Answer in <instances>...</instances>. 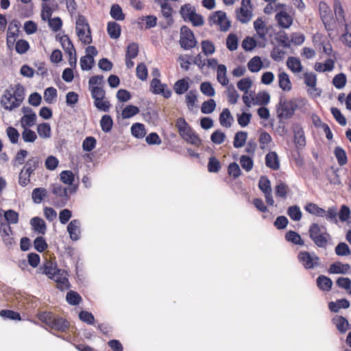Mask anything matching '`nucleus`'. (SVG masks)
Masks as SVG:
<instances>
[{"label":"nucleus","instance_id":"4468645a","mask_svg":"<svg viewBox=\"0 0 351 351\" xmlns=\"http://www.w3.org/2000/svg\"><path fill=\"white\" fill-rule=\"evenodd\" d=\"M304 84L308 87V93L313 97L320 96L321 91L316 87L317 77L312 72H306L304 74Z\"/></svg>","mask_w":351,"mask_h":351},{"label":"nucleus","instance_id":"6ab92c4d","mask_svg":"<svg viewBox=\"0 0 351 351\" xmlns=\"http://www.w3.org/2000/svg\"><path fill=\"white\" fill-rule=\"evenodd\" d=\"M333 8L337 22L339 25L343 26L345 29H347L348 25L346 23L345 12L339 0L335 1Z\"/></svg>","mask_w":351,"mask_h":351},{"label":"nucleus","instance_id":"f257e3e1","mask_svg":"<svg viewBox=\"0 0 351 351\" xmlns=\"http://www.w3.org/2000/svg\"><path fill=\"white\" fill-rule=\"evenodd\" d=\"M25 88L20 84L10 86L1 96V104L9 111L19 107L25 99Z\"/></svg>","mask_w":351,"mask_h":351},{"label":"nucleus","instance_id":"1a4fd4ad","mask_svg":"<svg viewBox=\"0 0 351 351\" xmlns=\"http://www.w3.org/2000/svg\"><path fill=\"white\" fill-rule=\"evenodd\" d=\"M298 258L306 269H314L320 265L319 258L313 252H300L298 254Z\"/></svg>","mask_w":351,"mask_h":351},{"label":"nucleus","instance_id":"c756f323","mask_svg":"<svg viewBox=\"0 0 351 351\" xmlns=\"http://www.w3.org/2000/svg\"><path fill=\"white\" fill-rule=\"evenodd\" d=\"M217 80L222 86H228L229 80L227 77V68L224 64H219L217 66Z\"/></svg>","mask_w":351,"mask_h":351},{"label":"nucleus","instance_id":"680f3d73","mask_svg":"<svg viewBox=\"0 0 351 351\" xmlns=\"http://www.w3.org/2000/svg\"><path fill=\"white\" fill-rule=\"evenodd\" d=\"M200 91L206 96L213 97L215 95V90L209 82H202L199 87Z\"/></svg>","mask_w":351,"mask_h":351},{"label":"nucleus","instance_id":"774afa93","mask_svg":"<svg viewBox=\"0 0 351 351\" xmlns=\"http://www.w3.org/2000/svg\"><path fill=\"white\" fill-rule=\"evenodd\" d=\"M252 86V81L248 77L243 78L237 82V88L245 93H248Z\"/></svg>","mask_w":351,"mask_h":351},{"label":"nucleus","instance_id":"5fc2aeb1","mask_svg":"<svg viewBox=\"0 0 351 351\" xmlns=\"http://www.w3.org/2000/svg\"><path fill=\"white\" fill-rule=\"evenodd\" d=\"M287 215L292 220L295 221H298L302 218V212L300 208L298 206L296 205L291 206L288 208Z\"/></svg>","mask_w":351,"mask_h":351},{"label":"nucleus","instance_id":"052dcab7","mask_svg":"<svg viewBox=\"0 0 351 351\" xmlns=\"http://www.w3.org/2000/svg\"><path fill=\"white\" fill-rule=\"evenodd\" d=\"M112 124L113 122L110 116L106 114L101 117L100 125L104 132H109L112 129Z\"/></svg>","mask_w":351,"mask_h":351},{"label":"nucleus","instance_id":"9b49d317","mask_svg":"<svg viewBox=\"0 0 351 351\" xmlns=\"http://www.w3.org/2000/svg\"><path fill=\"white\" fill-rule=\"evenodd\" d=\"M237 19L242 23H248L252 17L251 0H242L241 6L236 11Z\"/></svg>","mask_w":351,"mask_h":351},{"label":"nucleus","instance_id":"f3484780","mask_svg":"<svg viewBox=\"0 0 351 351\" xmlns=\"http://www.w3.org/2000/svg\"><path fill=\"white\" fill-rule=\"evenodd\" d=\"M150 88L154 94L162 95L165 98H169L171 95V91L167 88V86L162 84L158 78L152 80Z\"/></svg>","mask_w":351,"mask_h":351},{"label":"nucleus","instance_id":"de8ad7c7","mask_svg":"<svg viewBox=\"0 0 351 351\" xmlns=\"http://www.w3.org/2000/svg\"><path fill=\"white\" fill-rule=\"evenodd\" d=\"M110 14L111 17L117 21H123L125 19L122 8L118 4H113L111 6Z\"/></svg>","mask_w":351,"mask_h":351},{"label":"nucleus","instance_id":"864d4df0","mask_svg":"<svg viewBox=\"0 0 351 351\" xmlns=\"http://www.w3.org/2000/svg\"><path fill=\"white\" fill-rule=\"evenodd\" d=\"M6 223H14L16 224L19 221V214L13 210H8L4 212V220Z\"/></svg>","mask_w":351,"mask_h":351},{"label":"nucleus","instance_id":"473e14b6","mask_svg":"<svg viewBox=\"0 0 351 351\" xmlns=\"http://www.w3.org/2000/svg\"><path fill=\"white\" fill-rule=\"evenodd\" d=\"M254 29L260 38L265 39V36L267 33V29L265 24V22L261 18H258L254 22Z\"/></svg>","mask_w":351,"mask_h":351},{"label":"nucleus","instance_id":"39448f33","mask_svg":"<svg viewBox=\"0 0 351 351\" xmlns=\"http://www.w3.org/2000/svg\"><path fill=\"white\" fill-rule=\"evenodd\" d=\"M40 320L52 329L60 331L66 330L69 323L63 318L56 317L53 313L44 312L39 315Z\"/></svg>","mask_w":351,"mask_h":351},{"label":"nucleus","instance_id":"c9c22d12","mask_svg":"<svg viewBox=\"0 0 351 351\" xmlns=\"http://www.w3.org/2000/svg\"><path fill=\"white\" fill-rule=\"evenodd\" d=\"M317 285L322 291H328L331 289L332 282L331 279L325 276H319L317 278Z\"/></svg>","mask_w":351,"mask_h":351},{"label":"nucleus","instance_id":"a878e982","mask_svg":"<svg viewBox=\"0 0 351 351\" xmlns=\"http://www.w3.org/2000/svg\"><path fill=\"white\" fill-rule=\"evenodd\" d=\"M266 166L273 170H278L280 168V161L278 155L274 152H269L265 156Z\"/></svg>","mask_w":351,"mask_h":351},{"label":"nucleus","instance_id":"423d86ee","mask_svg":"<svg viewBox=\"0 0 351 351\" xmlns=\"http://www.w3.org/2000/svg\"><path fill=\"white\" fill-rule=\"evenodd\" d=\"M76 33L79 40L84 45L92 42L89 25L84 16L79 15L75 23Z\"/></svg>","mask_w":351,"mask_h":351},{"label":"nucleus","instance_id":"e433bc0d","mask_svg":"<svg viewBox=\"0 0 351 351\" xmlns=\"http://www.w3.org/2000/svg\"><path fill=\"white\" fill-rule=\"evenodd\" d=\"M305 210L313 215L324 217L325 215V210L319 207L316 204L308 203L304 206Z\"/></svg>","mask_w":351,"mask_h":351},{"label":"nucleus","instance_id":"0e129e2a","mask_svg":"<svg viewBox=\"0 0 351 351\" xmlns=\"http://www.w3.org/2000/svg\"><path fill=\"white\" fill-rule=\"evenodd\" d=\"M66 300L71 305H77L80 303L82 298L77 292L69 291L66 293Z\"/></svg>","mask_w":351,"mask_h":351},{"label":"nucleus","instance_id":"09e8293b","mask_svg":"<svg viewBox=\"0 0 351 351\" xmlns=\"http://www.w3.org/2000/svg\"><path fill=\"white\" fill-rule=\"evenodd\" d=\"M95 63L94 58L92 56L86 55L80 58V64L82 70L88 71L90 70Z\"/></svg>","mask_w":351,"mask_h":351},{"label":"nucleus","instance_id":"338daca9","mask_svg":"<svg viewBox=\"0 0 351 351\" xmlns=\"http://www.w3.org/2000/svg\"><path fill=\"white\" fill-rule=\"evenodd\" d=\"M346 76L344 73L336 75L332 80V84L338 89L343 88L346 84Z\"/></svg>","mask_w":351,"mask_h":351},{"label":"nucleus","instance_id":"69168bd1","mask_svg":"<svg viewBox=\"0 0 351 351\" xmlns=\"http://www.w3.org/2000/svg\"><path fill=\"white\" fill-rule=\"evenodd\" d=\"M23 129L21 134L23 141L25 143H34L37 138L36 132L27 128Z\"/></svg>","mask_w":351,"mask_h":351},{"label":"nucleus","instance_id":"72a5a7b5","mask_svg":"<svg viewBox=\"0 0 351 351\" xmlns=\"http://www.w3.org/2000/svg\"><path fill=\"white\" fill-rule=\"evenodd\" d=\"M41 163V159L38 156H34L27 160L23 169L28 172L33 173L37 169Z\"/></svg>","mask_w":351,"mask_h":351},{"label":"nucleus","instance_id":"3c124183","mask_svg":"<svg viewBox=\"0 0 351 351\" xmlns=\"http://www.w3.org/2000/svg\"><path fill=\"white\" fill-rule=\"evenodd\" d=\"M285 239L287 241L291 242L295 245H303L304 241L302 239L300 235L294 231H289L285 234Z\"/></svg>","mask_w":351,"mask_h":351},{"label":"nucleus","instance_id":"2f4dec72","mask_svg":"<svg viewBox=\"0 0 351 351\" xmlns=\"http://www.w3.org/2000/svg\"><path fill=\"white\" fill-rule=\"evenodd\" d=\"M287 66L294 73H300L303 68L300 59L295 57L288 58Z\"/></svg>","mask_w":351,"mask_h":351},{"label":"nucleus","instance_id":"bb28decb","mask_svg":"<svg viewBox=\"0 0 351 351\" xmlns=\"http://www.w3.org/2000/svg\"><path fill=\"white\" fill-rule=\"evenodd\" d=\"M278 84L284 91L289 92L292 88L291 82L288 74L284 71L280 72L278 75Z\"/></svg>","mask_w":351,"mask_h":351},{"label":"nucleus","instance_id":"bf43d9fd","mask_svg":"<svg viewBox=\"0 0 351 351\" xmlns=\"http://www.w3.org/2000/svg\"><path fill=\"white\" fill-rule=\"evenodd\" d=\"M216 108V102L214 99H210L203 102L201 107V111L203 114H210Z\"/></svg>","mask_w":351,"mask_h":351},{"label":"nucleus","instance_id":"c03bdc74","mask_svg":"<svg viewBox=\"0 0 351 351\" xmlns=\"http://www.w3.org/2000/svg\"><path fill=\"white\" fill-rule=\"evenodd\" d=\"M131 132L134 136L138 138H143L146 134L144 125L139 123H136L132 125Z\"/></svg>","mask_w":351,"mask_h":351},{"label":"nucleus","instance_id":"e2e57ef3","mask_svg":"<svg viewBox=\"0 0 351 351\" xmlns=\"http://www.w3.org/2000/svg\"><path fill=\"white\" fill-rule=\"evenodd\" d=\"M138 112L139 109L138 107L128 105L123 110L121 115L123 119H129L137 114Z\"/></svg>","mask_w":351,"mask_h":351},{"label":"nucleus","instance_id":"cd10ccee","mask_svg":"<svg viewBox=\"0 0 351 351\" xmlns=\"http://www.w3.org/2000/svg\"><path fill=\"white\" fill-rule=\"evenodd\" d=\"M30 224L34 231L42 234L45 233L47 227L45 221L42 218L38 217L32 218L30 220Z\"/></svg>","mask_w":351,"mask_h":351},{"label":"nucleus","instance_id":"2eb2a0df","mask_svg":"<svg viewBox=\"0 0 351 351\" xmlns=\"http://www.w3.org/2000/svg\"><path fill=\"white\" fill-rule=\"evenodd\" d=\"M52 193L57 197H60L62 202V204L64 206L69 199L68 192L73 193L75 191V186H71L65 188L60 184H54L51 186Z\"/></svg>","mask_w":351,"mask_h":351},{"label":"nucleus","instance_id":"4c0bfd02","mask_svg":"<svg viewBox=\"0 0 351 351\" xmlns=\"http://www.w3.org/2000/svg\"><path fill=\"white\" fill-rule=\"evenodd\" d=\"M60 43L66 53L68 55L75 54V49L68 36H62L60 38Z\"/></svg>","mask_w":351,"mask_h":351},{"label":"nucleus","instance_id":"6e6552de","mask_svg":"<svg viewBox=\"0 0 351 351\" xmlns=\"http://www.w3.org/2000/svg\"><path fill=\"white\" fill-rule=\"evenodd\" d=\"M319 10L320 17L326 29L328 32L332 31L334 29L335 22L332 20V14L330 7L326 3L322 1L319 4Z\"/></svg>","mask_w":351,"mask_h":351},{"label":"nucleus","instance_id":"393cba45","mask_svg":"<svg viewBox=\"0 0 351 351\" xmlns=\"http://www.w3.org/2000/svg\"><path fill=\"white\" fill-rule=\"evenodd\" d=\"M254 106H265L269 104L270 95L266 91L259 92L252 97Z\"/></svg>","mask_w":351,"mask_h":351},{"label":"nucleus","instance_id":"6e6d98bb","mask_svg":"<svg viewBox=\"0 0 351 351\" xmlns=\"http://www.w3.org/2000/svg\"><path fill=\"white\" fill-rule=\"evenodd\" d=\"M195 12V9L189 3L183 5L180 10V13L184 21H188Z\"/></svg>","mask_w":351,"mask_h":351},{"label":"nucleus","instance_id":"7c9ffc66","mask_svg":"<svg viewBox=\"0 0 351 351\" xmlns=\"http://www.w3.org/2000/svg\"><path fill=\"white\" fill-rule=\"evenodd\" d=\"M232 121L233 117L232 116L229 109L224 108L219 115V123L221 125L227 128H230Z\"/></svg>","mask_w":351,"mask_h":351},{"label":"nucleus","instance_id":"a18cd8bd","mask_svg":"<svg viewBox=\"0 0 351 351\" xmlns=\"http://www.w3.org/2000/svg\"><path fill=\"white\" fill-rule=\"evenodd\" d=\"M226 94L229 103L232 104H235L237 103L239 98V95L238 94L233 84L227 86Z\"/></svg>","mask_w":351,"mask_h":351},{"label":"nucleus","instance_id":"a19ab883","mask_svg":"<svg viewBox=\"0 0 351 351\" xmlns=\"http://www.w3.org/2000/svg\"><path fill=\"white\" fill-rule=\"evenodd\" d=\"M189 88L188 80L186 79H182L178 80L173 86V90L175 93L178 95H182Z\"/></svg>","mask_w":351,"mask_h":351},{"label":"nucleus","instance_id":"a211bd4d","mask_svg":"<svg viewBox=\"0 0 351 351\" xmlns=\"http://www.w3.org/2000/svg\"><path fill=\"white\" fill-rule=\"evenodd\" d=\"M275 20L277 21L278 25L282 29L289 28L293 22V16L283 10L276 13Z\"/></svg>","mask_w":351,"mask_h":351},{"label":"nucleus","instance_id":"37998d69","mask_svg":"<svg viewBox=\"0 0 351 351\" xmlns=\"http://www.w3.org/2000/svg\"><path fill=\"white\" fill-rule=\"evenodd\" d=\"M248 69L252 73L259 71L263 67V62L258 56H254L247 63Z\"/></svg>","mask_w":351,"mask_h":351},{"label":"nucleus","instance_id":"13d9d810","mask_svg":"<svg viewBox=\"0 0 351 351\" xmlns=\"http://www.w3.org/2000/svg\"><path fill=\"white\" fill-rule=\"evenodd\" d=\"M289 192V186L284 182L280 181L275 187L276 196L285 198Z\"/></svg>","mask_w":351,"mask_h":351},{"label":"nucleus","instance_id":"412c9836","mask_svg":"<svg viewBox=\"0 0 351 351\" xmlns=\"http://www.w3.org/2000/svg\"><path fill=\"white\" fill-rule=\"evenodd\" d=\"M80 221L78 219H73L67 226V231L70 239L73 241H77L80 238Z\"/></svg>","mask_w":351,"mask_h":351},{"label":"nucleus","instance_id":"49530a36","mask_svg":"<svg viewBox=\"0 0 351 351\" xmlns=\"http://www.w3.org/2000/svg\"><path fill=\"white\" fill-rule=\"evenodd\" d=\"M36 121V114H24L21 119V125L23 128L33 126Z\"/></svg>","mask_w":351,"mask_h":351},{"label":"nucleus","instance_id":"20e7f679","mask_svg":"<svg viewBox=\"0 0 351 351\" xmlns=\"http://www.w3.org/2000/svg\"><path fill=\"white\" fill-rule=\"evenodd\" d=\"M309 237L319 247H326L330 234L326 232L325 226L313 223L309 228Z\"/></svg>","mask_w":351,"mask_h":351},{"label":"nucleus","instance_id":"b1692460","mask_svg":"<svg viewBox=\"0 0 351 351\" xmlns=\"http://www.w3.org/2000/svg\"><path fill=\"white\" fill-rule=\"evenodd\" d=\"M157 3L160 5L161 14L166 19L167 24L169 25H171L173 22L172 17L173 9L171 5L169 3L160 2Z\"/></svg>","mask_w":351,"mask_h":351},{"label":"nucleus","instance_id":"ea45409f","mask_svg":"<svg viewBox=\"0 0 351 351\" xmlns=\"http://www.w3.org/2000/svg\"><path fill=\"white\" fill-rule=\"evenodd\" d=\"M47 191L44 188H36L33 190L32 197L34 203L40 204L47 196Z\"/></svg>","mask_w":351,"mask_h":351},{"label":"nucleus","instance_id":"0eeeda50","mask_svg":"<svg viewBox=\"0 0 351 351\" xmlns=\"http://www.w3.org/2000/svg\"><path fill=\"white\" fill-rule=\"evenodd\" d=\"M180 45L184 49H190L196 46L197 41L193 32L186 26L180 29Z\"/></svg>","mask_w":351,"mask_h":351},{"label":"nucleus","instance_id":"f704fd0d","mask_svg":"<svg viewBox=\"0 0 351 351\" xmlns=\"http://www.w3.org/2000/svg\"><path fill=\"white\" fill-rule=\"evenodd\" d=\"M107 32L111 38L117 39L121 35V26L114 21H110L107 25Z\"/></svg>","mask_w":351,"mask_h":351},{"label":"nucleus","instance_id":"79ce46f5","mask_svg":"<svg viewBox=\"0 0 351 351\" xmlns=\"http://www.w3.org/2000/svg\"><path fill=\"white\" fill-rule=\"evenodd\" d=\"M247 134L245 132L241 131L238 132L235 134L234 141H233V145L235 148H240L242 147L247 140Z\"/></svg>","mask_w":351,"mask_h":351},{"label":"nucleus","instance_id":"58836bf2","mask_svg":"<svg viewBox=\"0 0 351 351\" xmlns=\"http://www.w3.org/2000/svg\"><path fill=\"white\" fill-rule=\"evenodd\" d=\"M332 322L340 332H345L348 329V322L343 317L336 316Z\"/></svg>","mask_w":351,"mask_h":351},{"label":"nucleus","instance_id":"c85d7f7f","mask_svg":"<svg viewBox=\"0 0 351 351\" xmlns=\"http://www.w3.org/2000/svg\"><path fill=\"white\" fill-rule=\"evenodd\" d=\"M42 273L47 275L49 278H51L59 270L57 268L56 264L49 261H46L40 267Z\"/></svg>","mask_w":351,"mask_h":351},{"label":"nucleus","instance_id":"8fccbe9b","mask_svg":"<svg viewBox=\"0 0 351 351\" xmlns=\"http://www.w3.org/2000/svg\"><path fill=\"white\" fill-rule=\"evenodd\" d=\"M335 156L340 166L346 165L348 162L347 155L345 150L341 147H336L334 151Z\"/></svg>","mask_w":351,"mask_h":351},{"label":"nucleus","instance_id":"9d476101","mask_svg":"<svg viewBox=\"0 0 351 351\" xmlns=\"http://www.w3.org/2000/svg\"><path fill=\"white\" fill-rule=\"evenodd\" d=\"M209 23L210 25H217L220 30L226 32L230 27V21L227 18L226 14L223 11H216L209 17Z\"/></svg>","mask_w":351,"mask_h":351},{"label":"nucleus","instance_id":"603ef678","mask_svg":"<svg viewBox=\"0 0 351 351\" xmlns=\"http://www.w3.org/2000/svg\"><path fill=\"white\" fill-rule=\"evenodd\" d=\"M57 97V90L53 87H49L45 90L44 99L47 104H53Z\"/></svg>","mask_w":351,"mask_h":351},{"label":"nucleus","instance_id":"4d7b16f0","mask_svg":"<svg viewBox=\"0 0 351 351\" xmlns=\"http://www.w3.org/2000/svg\"><path fill=\"white\" fill-rule=\"evenodd\" d=\"M37 132L41 138H47L51 136V128L49 123H43L37 126Z\"/></svg>","mask_w":351,"mask_h":351},{"label":"nucleus","instance_id":"4be33fe9","mask_svg":"<svg viewBox=\"0 0 351 351\" xmlns=\"http://www.w3.org/2000/svg\"><path fill=\"white\" fill-rule=\"evenodd\" d=\"M294 134V142L298 147H304L306 144V139L303 128L299 124H295L293 128Z\"/></svg>","mask_w":351,"mask_h":351},{"label":"nucleus","instance_id":"ddd939ff","mask_svg":"<svg viewBox=\"0 0 351 351\" xmlns=\"http://www.w3.org/2000/svg\"><path fill=\"white\" fill-rule=\"evenodd\" d=\"M0 234L4 244L8 247H12L15 244L13 232L10 226L0 219Z\"/></svg>","mask_w":351,"mask_h":351},{"label":"nucleus","instance_id":"f03ea898","mask_svg":"<svg viewBox=\"0 0 351 351\" xmlns=\"http://www.w3.org/2000/svg\"><path fill=\"white\" fill-rule=\"evenodd\" d=\"M305 104L306 100L302 98L287 99L282 97L276 107L278 117L280 119H289L293 117L296 110L302 108Z\"/></svg>","mask_w":351,"mask_h":351},{"label":"nucleus","instance_id":"dca6fc26","mask_svg":"<svg viewBox=\"0 0 351 351\" xmlns=\"http://www.w3.org/2000/svg\"><path fill=\"white\" fill-rule=\"evenodd\" d=\"M20 22L18 20L12 21L8 26L7 32V45L9 48L12 47L19 35Z\"/></svg>","mask_w":351,"mask_h":351},{"label":"nucleus","instance_id":"f8f14e48","mask_svg":"<svg viewBox=\"0 0 351 351\" xmlns=\"http://www.w3.org/2000/svg\"><path fill=\"white\" fill-rule=\"evenodd\" d=\"M258 188L264 194L267 204L269 206H273L274 201L272 196L271 182L267 177L263 176L260 178Z\"/></svg>","mask_w":351,"mask_h":351},{"label":"nucleus","instance_id":"5701e85b","mask_svg":"<svg viewBox=\"0 0 351 351\" xmlns=\"http://www.w3.org/2000/svg\"><path fill=\"white\" fill-rule=\"evenodd\" d=\"M351 267L349 264H343L341 262H335L330 265L328 272L330 274H346L350 271Z\"/></svg>","mask_w":351,"mask_h":351},{"label":"nucleus","instance_id":"aec40b11","mask_svg":"<svg viewBox=\"0 0 351 351\" xmlns=\"http://www.w3.org/2000/svg\"><path fill=\"white\" fill-rule=\"evenodd\" d=\"M51 279H53L57 283V287L61 291L69 288V280L64 270L59 269Z\"/></svg>","mask_w":351,"mask_h":351},{"label":"nucleus","instance_id":"7ed1b4c3","mask_svg":"<svg viewBox=\"0 0 351 351\" xmlns=\"http://www.w3.org/2000/svg\"><path fill=\"white\" fill-rule=\"evenodd\" d=\"M176 126L178 128L180 136L188 143L197 147L202 145V140L184 118H178L176 121Z\"/></svg>","mask_w":351,"mask_h":351}]
</instances>
